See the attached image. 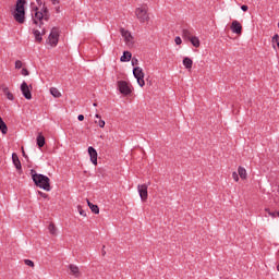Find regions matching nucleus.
I'll return each mask as SVG.
<instances>
[{
    "instance_id": "nucleus-29",
    "label": "nucleus",
    "mask_w": 279,
    "mask_h": 279,
    "mask_svg": "<svg viewBox=\"0 0 279 279\" xmlns=\"http://www.w3.org/2000/svg\"><path fill=\"white\" fill-rule=\"evenodd\" d=\"M15 69H23V62L21 60L15 61Z\"/></svg>"
},
{
    "instance_id": "nucleus-32",
    "label": "nucleus",
    "mask_w": 279,
    "mask_h": 279,
    "mask_svg": "<svg viewBox=\"0 0 279 279\" xmlns=\"http://www.w3.org/2000/svg\"><path fill=\"white\" fill-rule=\"evenodd\" d=\"M174 43H175V45H180L182 43V38H180V36H177L174 38Z\"/></svg>"
},
{
    "instance_id": "nucleus-41",
    "label": "nucleus",
    "mask_w": 279,
    "mask_h": 279,
    "mask_svg": "<svg viewBox=\"0 0 279 279\" xmlns=\"http://www.w3.org/2000/svg\"><path fill=\"white\" fill-rule=\"evenodd\" d=\"M93 106H94L95 108H97V102H94Z\"/></svg>"
},
{
    "instance_id": "nucleus-36",
    "label": "nucleus",
    "mask_w": 279,
    "mask_h": 279,
    "mask_svg": "<svg viewBox=\"0 0 279 279\" xmlns=\"http://www.w3.org/2000/svg\"><path fill=\"white\" fill-rule=\"evenodd\" d=\"M50 1H51L52 5H58V4H60V0H50Z\"/></svg>"
},
{
    "instance_id": "nucleus-37",
    "label": "nucleus",
    "mask_w": 279,
    "mask_h": 279,
    "mask_svg": "<svg viewBox=\"0 0 279 279\" xmlns=\"http://www.w3.org/2000/svg\"><path fill=\"white\" fill-rule=\"evenodd\" d=\"M77 120L78 121H84V114H78Z\"/></svg>"
},
{
    "instance_id": "nucleus-21",
    "label": "nucleus",
    "mask_w": 279,
    "mask_h": 279,
    "mask_svg": "<svg viewBox=\"0 0 279 279\" xmlns=\"http://www.w3.org/2000/svg\"><path fill=\"white\" fill-rule=\"evenodd\" d=\"M238 173H239V175H240V178L242 179V180H246L247 179V170H245V168H243V167H239L238 168Z\"/></svg>"
},
{
    "instance_id": "nucleus-42",
    "label": "nucleus",
    "mask_w": 279,
    "mask_h": 279,
    "mask_svg": "<svg viewBox=\"0 0 279 279\" xmlns=\"http://www.w3.org/2000/svg\"><path fill=\"white\" fill-rule=\"evenodd\" d=\"M22 154H23V156H24V158H25V157H26V155H25V150H23V151H22Z\"/></svg>"
},
{
    "instance_id": "nucleus-3",
    "label": "nucleus",
    "mask_w": 279,
    "mask_h": 279,
    "mask_svg": "<svg viewBox=\"0 0 279 279\" xmlns=\"http://www.w3.org/2000/svg\"><path fill=\"white\" fill-rule=\"evenodd\" d=\"M13 19L16 21V23H25V3H21V0L16 1Z\"/></svg>"
},
{
    "instance_id": "nucleus-8",
    "label": "nucleus",
    "mask_w": 279,
    "mask_h": 279,
    "mask_svg": "<svg viewBox=\"0 0 279 279\" xmlns=\"http://www.w3.org/2000/svg\"><path fill=\"white\" fill-rule=\"evenodd\" d=\"M118 88L121 95H132V89L130 88V85L125 81H119Z\"/></svg>"
},
{
    "instance_id": "nucleus-4",
    "label": "nucleus",
    "mask_w": 279,
    "mask_h": 279,
    "mask_svg": "<svg viewBox=\"0 0 279 279\" xmlns=\"http://www.w3.org/2000/svg\"><path fill=\"white\" fill-rule=\"evenodd\" d=\"M135 16L140 21V23H147V21H149V13H147V7L136 8Z\"/></svg>"
},
{
    "instance_id": "nucleus-33",
    "label": "nucleus",
    "mask_w": 279,
    "mask_h": 279,
    "mask_svg": "<svg viewBox=\"0 0 279 279\" xmlns=\"http://www.w3.org/2000/svg\"><path fill=\"white\" fill-rule=\"evenodd\" d=\"M22 75H24V76L29 75V71H27V69L23 68L22 69Z\"/></svg>"
},
{
    "instance_id": "nucleus-40",
    "label": "nucleus",
    "mask_w": 279,
    "mask_h": 279,
    "mask_svg": "<svg viewBox=\"0 0 279 279\" xmlns=\"http://www.w3.org/2000/svg\"><path fill=\"white\" fill-rule=\"evenodd\" d=\"M269 215H271V217H276V214L269 213Z\"/></svg>"
},
{
    "instance_id": "nucleus-27",
    "label": "nucleus",
    "mask_w": 279,
    "mask_h": 279,
    "mask_svg": "<svg viewBox=\"0 0 279 279\" xmlns=\"http://www.w3.org/2000/svg\"><path fill=\"white\" fill-rule=\"evenodd\" d=\"M37 145L38 147H45V136L43 134L37 136Z\"/></svg>"
},
{
    "instance_id": "nucleus-30",
    "label": "nucleus",
    "mask_w": 279,
    "mask_h": 279,
    "mask_svg": "<svg viewBox=\"0 0 279 279\" xmlns=\"http://www.w3.org/2000/svg\"><path fill=\"white\" fill-rule=\"evenodd\" d=\"M24 263H25V265H27L28 267H34V263L32 262V259H25Z\"/></svg>"
},
{
    "instance_id": "nucleus-17",
    "label": "nucleus",
    "mask_w": 279,
    "mask_h": 279,
    "mask_svg": "<svg viewBox=\"0 0 279 279\" xmlns=\"http://www.w3.org/2000/svg\"><path fill=\"white\" fill-rule=\"evenodd\" d=\"M183 66L185 69H187L189 71H191L193 69V60L191 58H189V57H185L183 59Z\"/></svg>"
},
{
    "instance_id": "nucleus-2",
    "label": "nucleus",
    "mask_w": 279,
    "mask_h": 279,
    "mask_svg": "<svg viewBox=\"0 0 279 279\" xmlns=\"http://www.w3.org/2000/svg\"><path fill=\"white\" fill-rule=\"evenodd\" d=\"M31 175L33 182L39 187L43 189L44 191H51V180L49 177L45 174H38L36 170L32 169L31 170Z\"/></svg>"
},
{
    "instance_id": "nucleus-12",
    "label": "nucleus",
    "mask_w": 279,
    "mask_h": 279,
    "mask_svg": "<svg viewBox=\"0 0 279 279\" xmlns=\"http://www.w3.org/2000/svg\"><path fill=\"white\" fill-rule=\"evenodd\" d=\"M88 154L90 161L93 162V165H95V167H97V150L93 146H89Z\"/></svg>"
},
{
    "instance_id": "nucleus-25",
    "label": "nucleus",
    "mask_w": 279,
    "mask_h": 279,
    "mask_svg": "<svg viewBox=\"0 0 279 279\" xmlns=\"http://www.w3.org/2000/svg\"><path fill=\"white\" fill-rule=\"evenodd\" d=\"M0 130L2 134H8V125L3 121V118L0 117Z\"/></svg>"
},
{
    "instance_id": "nucleus-28",
    "label": "nucleus",
    "mask_w": 279,
    "mask_h": 279,
    "mask_svg": "<svg viewBox=\"0 0 279 279\" xmlns=\"http://www.w3.org/2000/svg\"><path fill=\"white\" fill-rule=\"evenodd\" d=\"M77 211L80 213V215L82 217H86V210L82 209V205H78L77 206Z\"/></svg>"
},
{
    "instance_id": "nucleus-16",
    "label": "nucleus",
    "mask_w": 279,
    "mask_h": 279,
    "mask_svg": "<svg viewBox=\"0 0 279 279\" xmlns=\"http://www.w3.org/2000/svg\"><path fill=\"white\" fill-rule=\"evenodd\" d=\"M193 37V31L189 29V28H184L182 31V38H184V40H190Z\"/></svg>"
},
{
    "instance_id": "nucleus-18",
    "label": "nucleus",
    "mask_w": 279,
    "mask_h": 279,
    "mask_svg": "<svg viewBox=\"0 0 279 279\" xmlns=\"http://www.w3.org/2000/svg\"><path fill=\"white\" fill-rule=\"evenodd\" d=\"M2 93L5 95L7 99L14 101V95L10 92V88L2 87Z\"/></svg>"
},
{
    "instance_id": "nucleus-10",
    "label": "nucleus",
    "mask_w": 279,
    "mask_h": 279,
    "mask_svg": "<svg viewBox=\"0 0 279 279\" xmlns=\"http://www.w3.org/2000/svg\"><path fill=\"white\" fill-rule=\"evenodd\" d=\"M231 32L233 34H238V35H241L243 33V26L241 25V22L234 20L232 23H231Z\"/></svg>"
},
{
    "instance_id": "nucleus-19",
    "label": "nucleus",
    "mask_w": 279,
    "mask_h": 279,
    "mask_svg": "<svg viewBox=\"0 0 279 279\" xmlns=\"http://www.w3.org/2000/svg\"><path fill=\"white\" fill-rule=\"evenodd\" d=\"M95 117L96 119H98V120H95L96 125L98 128H106V121L101 119V116H99V113H96Z\"/></svg>"
},
{
    "instance_id": "nucleus-22",
    "label": "nucleus",
    "mask_w": 279,
    "mask_h": 279,
    "mask_svg": "<svg viewBox=\"0 0 279 279\" xmlns=\"http://www.w3.org/2000/svg\"><path fill=\"white\" fill-rule=\"evenodd\" d=\"M87 204H88L92 213H94V215H99V206L90 203V201H87Z\"/></svg>"
},
{
    "instance_id": "nucleus-35",
    "label": "nucleus",
    "mask_w": 279,
    "mask_h": 279,
    "mask_svg": "<svg viewBox=\"0 0 279 279\" xmlns=\"http://www.w3.org/2000/svg\"><path fill=\"white\" fill-rule=\"evenodd\" d=\"M241 10H242V12H247V10H250V7L243 4V5L241 7Z\"/></svg>"
},
{
    "instance_id": "nucleus-44",
    "label": "nucleus",
    "mask_w": 279,
    "mask_h": 279,
    "mask_svg": "<svg viewBox=\"0 0 279 279\" xmlns=\"http://www.w3.org/2000/svg\"><path fill=\"white\" fill-rule=\"evenodd\" d=\"M277 217H279V211L276 213Z\"/></svg>"
},
{
    "instance_id": "nucleus-26",
    "label": "nucleus",
    "mask_w": 279,
    "mask_h": 279,
    "mask_svg": "<svg viewBox=\"0 0 279 279\" xmlns=\"http://www.w3.org/2000/svg\"><path fill=\"white\" fill-rule=\"evenodd\" d=\"M48 230L52 234V236H56V234H58V229L56 228V225H53V222L48 226Z\"/></svg>"
},
{
    "instance_id": "nucleus-23",
    "label": "nucleus",
    "mask_w": 279,
    "mask_h": 279,
    "mask_svg": "<svg viewBox=\"0 0 279 279\" xmlns=\"http://www.w3.org/2000/svg\"><path fill=\"white\" fill-rule=\"evenodd\" d=\"M190 43L193 45V47H195L196 49L199 48V45L201 41H199V37L197 36H193L191 39H190Z\"/></svg>"
},
{
    "instance_id": "nucleus-24",
    "label": "nucleus",
    "mask_w": 279,
    "mask_h": 279,
    "mask_svg": "<svg viewBox=\"0 0 279 279\" xmlns=\"http://www.w3.org/2000/svg\"><path fill=\"white\" fill-rule=\"evenodd\" d=\"M50 95H52V97H56L57 99L62 97V94L60 93V90L56 87H51L50 88Z\"/></svg>"
},
{
    "instance_id": "nucleus-34",
    "label": "nucleus",
    "mask_w": 279,
    "mask_h": 279,
    "mask_svg": "<svg viewBox=\"0 0 279 279\" xmlns=\"http://www.w3.org/2000/svg\"><path fill=\"white\" fill-rule=\"evenodd\" d=\"M38 195H40V197H44L45 199H47V197H49V195H47V193H45V192H38Z\"/></svg>"
},
{
    "instance_id": "nucleus-5",
    "label": "nucleus",
    "mask_w": 279,
    "mask_h": 279,
    "mask_svg": "<svg viewBox=\"0 0 279 279\" xmlns=\"http://www.w3.org/2000/svg\"><path fill=\"white\" fill-rule=\"evenodd\" d=\"M59 40L60 29H58V27H53L48 37V45H50V47H58Z\"/></svg>"
},
{
    "instance_id": "nucleus-39",
    "label": "nucleus",
    "mask_w": 279,
    "mask_h": 279,
    "mask_svg": "<svg viewBox=\"0 0 279 279\" xmlns=\"http://www.w3.org/2000/svg\"><path fill=\"white\" fill-rule=\"evenodd\" d=\"M136 62H138V60L132 59V64H133V65H134Z\"/></svg>"
},
{
    "instance_id": "nucleus-38",
    "label": "nucleus",
    "mask_w": 279,
    "mask_h": 279,
    "mask_svg": "<svg viewBox=\"0 0 279 279\" xmlns=\"http://www.w3.org/2000/svg\"><path fill=\"white\" fill-rule=\"evenodd\" d=\"M56 12H57L58 14H60V7H57V8H56Z\"/></svg>"
},
{
    "instance_id": "nucleus-9",
    "label": "nucleus",
    "mask_w": 279,
    "mask_h": 279,
    "mask_svg": "<svg viewBox=\"0 0 279 279\" xmlns=\"http://www.w3.org/2000/svg\"><path fill=\"white\" fill-rule=\"evenodd\" d=\"M137 191L142 202H147V197H149V194L147 192V184H142L137 186Z\"/></svg>"
},
{
    "instance_id": "nucleus-43",
    "label": "nucleus",
    "mask_w": 279,
    "mask_h": 279,
    "mask_svg": "<svg viewBox=\"0 0 279 279\" xmlns=\"http://www.w3.org/2000/svg\"><path fill=\"white\" fill-rule=\"evenodd\" d=\"M277 271H279V264L277 265Z\"/></svg>"
},
{
    "instance_id": "nucleus-13",
    "label": "nucleus",
    "mask_w": 279,
    "mask_h": 279,
    "mask_svg": "<svg viewBox=\"0 0 279 279\" xmlns=\"http://www.w3.org/2000/svg\"><path fill=\"white\" fill-rule=\"evenodd\" d=\"M12 162L17 171H21L23 167L21 166V159H19V155L16 153L12 154Z\"/></svg>"
},
{
    "instance_id": "nucleus-31",
    "label": "nucleus",
    "mask_w": 279,
    "mask_h": 279,
    "mask_svg": "<svg viewBox=\"0 0 279 279\" xmlns=\"http://www.w3.org/2000/svg\"><path fill=\"white\" fill-rule=\"evenodd\" d=\"M232 178H233L234 182H239V173L232 172Z\"/></svg>"
},
{
    "instance_id": "nucleus-14",
    "label": "nucleus",
    "mask_w": 279,
    "mask_h": 279,
    "mask_svg": "<svg viewBox=\"0 0 279 279\" xmlns=\"http://www.w3.org/2000/svg\"><path fill=\"white\" fill-rule=\"evenodd\" d=\"M71 276H74V278H80L82 274L80 272V267L75 266L74 264H71L69 266Z\"/></svg>"
},
{
    "instance_id": "nucleus-6",
    "label": "nucleus",
    "mask_w": 279,
    "mask_h": 279,
    "mask_svg": "<svg viewBox=\"0 0 279 279\" xmlns=\"http://www.w3.org/2000/svg\"><path fill=\"white\" fill-rule=\"evenodd\" d=\"M120 34L122 36V38L124 39V43L126 45V47H134V36L132 35V33L125 28H120Z\"/></svg>"
},
{
    "instance_id": "nucleus-20",
    "label": "nucleus",
    "mask_w": 279,
    "mask_h": 279,
    "mask_svg": "<svg viewBox=\"0 0 279 279\" xmlns=\"http://www.w3.org/2000/svg\"><path fill=\"white\" fill-rule=\"evenodd\" d=\"M121 62H130L132 60V52L124 51L123 56L120 58Z\"/></svg>"
},
{
    "instance_id": "nucleus-15",
    "label": "nucleus",
    "mask_w": 279,
    "mask_h": 279,
    "mask_svg": "<svg viewBox=\"0 0 279 279\" xmlns=\"http://www.w3.org/2000/svg\"><path fill=\"white\" fill-rule=\"evenodd\" d=\"M33 34L37 43H43V35L47 34V32L45 31V28H43L41 33L38 29H33Z\"/></svg>"
},
{
    "instance_id": "nucleus-7",
    "label": "nucleus",
    "mask_w": 279,
    "mask_h": 279,
    "mask_svg": "<svg viewBox=\"0 0 279 279\" xmlns=\"http://www.w3.org/2000/svg\"><path fill=\"white\" fill-rule=\"evenodd\" d=\"M133 75H134L135 80H137L138 86H141V88H143V86H145V72H143V68H141V66L134 68Z\"/></svg>"
},
{
    "instance_id": "nucleus-11",
    "label": "nucleus",
    "mask_w": 279,
    "mask_h": 279,
    "mask_svg": "<svg viewBox=\"0 0 279 279\" xmlns=\"http://www.w3.org/2000/svg\"><path fill=\"white\" fill-rule=\"evenodd\" d=\"M21 90L25 99H32V90L29 89V86L25 82L21 84Z\"/></svg>"
},
{
    "instance_id": "nucleus-1",
    "label": "nucleus",
    "mask_w": 279,
    "mask_h": 279,
    "mask_svg": "<svg viewBox=\"0 0 279 279\" xmlns=\"http://www.w3.org/2000/svg\"><path fill=\"white\" fill-rule=\"evenodd\" d=\"M32 16L34 25L43 27L45 25V21L48 22L51 15L49 14V9L44 4L41 9H33Z\"/></svg>"
}]
</instances>
